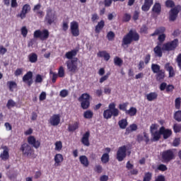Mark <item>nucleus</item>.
I'll return each instance as SVG.
<instances>
[{
  "label": "nucleus",
  "instance_id": "nucleus-52",
  "mask_svg": "<svg viewBox=\"0 0 181 181\" xmlns=\"http://www.w3.org/2000/svg\"><path fill=\"white\" fill-rule=\"evenodd\" d=\"M127 107H128V103H124L123 104L119 105V109L121 110V111H124L126 113L128 110H127Z\"/></svg>",
  "mask_w": 181,
  "mask_h": 181
},
{
  "label": "nucleus",
  "instance_id": "nucleus-60",
  "mask_svg": "<svg viewBox=\"0 0 181 181\" xmlns=\"http://www.w3.org/2000/svg\"><path fill=\"white\" fill-rule=\"evenodd\" d=\"M95 172L97 173H103V166L100 165H96L94 168Z\"/></svg>",
  "mask_w": 181,
  "mask_h": 181
},
{
  "label": "nucleus",
  "instance_id": "nucleus-50",
  "mask_svg": "<svg viewBox=\"0 0 181 181\" xmlns=\"http://www.w3.org/2000/svg\"><path fill=\"white\" fill-rule=\"evenodd\" d=\"M157 170H160V172H166L168 167L165 164H160L158 165Z\"/></svg>",
  "mask_w": 181,
  "mask_h": 181
},
{
  "label": "nucleus",
  "instance_id": "nucleus-20",
  "mask_svg": "<svg viewBox=\"0 0 181 181\" xmlns=\"http://www.w3.org/2000/svg\"><path fill=\"white\" fill-rule=\"evenodd\" d=\"M81 142L84 145V146H90V132H86L83 134Z\"/></svg>",
  "mask_w": 181,
  "mask_h": 181
},
{
  "label": "nucleus",
  "instance_id": "nucleus-24",
  "mask_svg": "<svg viewBox=\"0 0 181 181\" xmlns=\"http://www.w3.org/2000/svg\"><path fill=\"white\" fill-rule=\"evenodd\" d=\"M77 53H78V49H72L66 52L65 57L66 59H68V60H73V57H76L77 56Z\"/></svg>",
  "mask_w": 181,
  "mask_h": 181
},
{
  "label": "nucleus",
  "instance_id": "nucleus-14",
  "mask_svg": "<svg viewBox=\"0 0 181 181\" xmlns=\"http://www.w3.org/2000/svg\"><path fill=\"white\" fill-rule=\"evenodd\" d=\"M30 12V5L26 4H25L20 13L17 14V18H20L21 19H25L26 18V14Z\"/></svg>",
  "mask_w": 181,
  "mask_h": 181
},
{
  "label": "nucleus",
  "instance_id": "nucleus-27",
  "mask_svg": "<svg viewBox=\"0 0 181 181\" xmlns=\"http://www.w3.org/2000/svg\"><path fill=\"white\" fill-rule=\"evenodd\" d=\"M64 159V158H63V155H62L60 153H57L54 158V160L55 162L54 165L60 166V165H61L62 162H63Z\"/></svg>",
  "mask_w": 181,
  "mask_h": 181
},
{
  "label": "nucleus",
  "instance_id": "nucleus-18",
  "mask_svg": "<svg viewBox=\"0 0 181 181\" xmlns=\"http://www.w3.org/2000/svg\"><path fill=\"white\" fill-rule=\"evenodd\" d=\"M164 69L166 70V71H168V77H175L176 75V72H175V69H173V66L170 65V63L167 62L164 65Z\"/></svg>",
  "mask_w": 181,
  "mask_h": 181
},
{
  "label": "nucleus",
  "instance_id": "nucleus-15",
  "mask_svg": "<svg viewBox=\"0 0 181 181\" xmlns=\"http://www.w3.org/2000/svg\"><path fill=\"white\" fill-rule=\"evenodd\" d=\"M160 132L163 135V139H168L172 136V129H166L165 127H160Z\"/></svg>",
  "mask_w": 181,
  "mask_h": 181
},
{
  "label": "nucleus",
  "instance_id": "nucleus-32",
  "mask_svg": "<svg viewBox=\"0 0 181 181\" xmlns=\"http://www.w3.org/2000/svg\"><path fill=\"white\" fill-rule=\"evenodd\" d=\"M162 11V6L159 3H155L152 8V12L154 13H157V15H159Z\"/></svg>",
  "mask_w": 181,
  "mask_h": 181
},
{
  "label": "nucleus",
  "instance_id": "nucleus-29",
  "mask_svg": "<svg viewBox=\"0 0 181 181\" xmlns=\"http://www.w3.org/2000/svg\"><path fill=\"white\" fill-rule=\"evenodd\" d=\"M146 100L148 101H155V100H158V93L156 92H151L148 93L146 95Z\"/></svg>",
  "mask_w": 181,
  "mask_h": 181
},
{
  "label": "nucleus",
  "instance_id": "nucleus-41",
  "mask_svg": "<svg viewBox=\"0 0 181 181\" xmlns=\"http://www.w3.org/2000/svg\"><path fill=\"white\" fill-rule=\"evenodd\" d=\"M114 63L115 66H119V67H121L122 66V64L124 63V61L119 57H115L114 58Z\"/></svg>",
  "mask_w": 181,
  "mask_h": 181
},
{
  "label": "nucleus",
  "instance_id": "nucleus-30",
  "mask_svg": "<svg viewBox=\"0 0 181 181\" xmlns=\"http://www.w3.org/2000/svg\"><path fill=\"white\" fill-rule=\"evenodd\" d=\"M79 160L85 168H88V165H90V162H88V158L86 156H81L79 157Z\"/></svg>",
  "mask_w": 181,
  "mask_h": 181
},
{
  "label": "nucleus",
  "instance_id": "nucleus-54",
  "mask_svg": "<svg viewBox=\"0 0 181 181\" xmlns=\"http://www.w3.org/2000/svg\"><path fill=\"white\" fill-rule=\"evenodd\" d=\"M180 104H181L180 98H177L175 100V105L176 110H180Z\"/></svg>",
  "mask_w": 181,
  "mask_h": 181
},
{
  "label": "nucleus",
  "instance_id": "nucleus-33",
  "mask_svg": "<svg viewBox=\"0 0 181 181\" xmlns=\"http://www.w3.org/2000/svg\"><path fill=\"white\" fill-rule=\"evenodd\" d=\"M80 123L78 122H75L73 124H69L68 127L69 132H74V131L78 129Z\"/></svg>",
  "mask_w": 181,
  "mask_h": 181
},
{
  "label": "nucleus",
  "instance_id": "nucleus-11",
  "mask_svg": "<svg viewBox=\"0 0 181 181\" xmlns=\"http://www.w3.org/2000/svg\"><path fill=\"white\" fill-rule=\"evenodd\" d=\"M127 158V146L119 147L117 152V159L119 162H122Z\"/></svg>",
  "mask_w": 181,
  "mask_h": 181
},
{
  "label": "nucleus",
  "instance_id": "nucleus-36",
  "mask_svg": "<svg viewBox=\"0 0 181 181\" xmlns=\"http://www.w3.org/2000/svg\"><path fill=\"white\" fill-rule=\"evenodd\" d=\"M136 129H138V126L136 124H132L126 129V134H131V132H134V131H136Z\"/></svg>",
  "mask_w": 181,
  "mask_h": 181
},
{
  "label": "nucleus",
  "instance_id": "nucleus-7",
  "mask_svg": "<svg viewBox=\"0 0 181 181\" xmlns=\"http://www.w3.org/2000/svg\"><path fill=\"white\" fill-rule=\"evenodd\" d=\"M50 36V33L49 30L44 29L42 30H37L34 32L33 37L35 39H39L40 40H47Z\"/></svg>",
  "mask_w": 181,
  "mask_h": 181
},
{
  "label": "nucleus",
  "instance_id": "nucleus-37",
  "mask_svg": "<svg viewBox=\"0 0 181 181\" xmlns=\"http://www.w3.org/2000/svg\"><path fill=\"white\" fill-rule=\"evenodd\" d=\"M7 86H8L10 91H11V92L13 91V88H18V84L16 83V82L13 81H8Z\"/></svg>",
  "mask_w": 181,
  "mask_h": 181
},
{
  "label": "nucleus",
  "instance_id": "nucleus-23",
  "mask_svg": "<svg viewBox=\"0 0 181 181\" xmlns=\"http://www.w3.org/2000/svg\"><path fill=\"white\" fill-rule=\"evenodd\" d=\"M151 134L152 136L151 142H158V141L160 139V135H162V133H160V129H159V131L156 130Z\"/></svg>",
  "mask_w": 181,
  "mask_h": 181
},
{
  "label": "nucleus",
  "instance_id": "nucleus-13",
  "mask_svg": "<svg viewBox=\"0 0 181 181\" xmlns=\"http://www.w3.org/2000/svg\"><path fill=\"white\" fill-rule=\"evenodd\" d=\"M33 72L32 71H28L23 76V81L28 87H30L32 84H33Z\"/></svg>",
  "mask_w": 181,
  "mask_h": 181
},
{
  "label": "nucleus",
  "instance_id": "nucleus-12",
  "mask_svg": "<svg viewBox=\"0 0 181 181\" xmlns=\"http://www.w3.org/2000/svg\"><path fill=\"white\" fill-rule=\"evenodd\" d=\"M20 151L23 152V155L24 156H31L32 153H33V150L30 145L28 144V143H24L21 145Z\"/></svg>",
  "mask_w": 181,
  "mask_h": 181
},
{
  "label": "nucleus",
  "instance_id": "nucleus-47",
  "mask_svg": "<svg viewBox=\"0 0 181 181\" xmlns=\"http://www.w3.org/2000/svg\"><path fill=\"white\" fill-rule=\"evenodd\" d=\"M63 148V143L62 141H59L55 143V150L58 152H60L62 149Z\"/></svg>",
  "mask_w": 181,
  "mask_h": 181
},
{
  "label": "nucleus",
  "instance_id": "nucleus-39",
  "mask_svg": "<svg viewBox=\"0 0 181 181\" xmlns=\"http://www.w3.org/2000/svg\"><path fill=\"white\" fill-rule=\"evenodd\" d=\"M94 116V113L91 110H86L83 113V117L86 119H91Z\"/></svg>",
  "mask_w": 181,
  "mask_h": 181
},
{
  "label": "nucleus",
  "instance_id": "nucleus-43",
  "mask_svg": "<svg viewBox=\"0 0 181 181\" xmlns=\"http://www.w3.org/2000/svg\"><path fill=\"white\" fill-rule=\"evenodd\" d=\"M110 76H111V72H107L105 76H102L100 78L99 83H100V84H103L104 81H107V80H108Z\"/></svg>",
  "mask_w": 181,
  "mask_h": 181
},
{
  "label": "nucleus",
  "instance_id": "nucleus-44",
  "mask_svg": "<svg viewBox=\"0 0 181 181\" xmlns=\"http://www.w3.org/2000/svg\"><path fill=\"white\" fill-rule=\"evenodd\" d=\"M174 119L177 122H181V110H177L174 114Z\"/></svg>",
  "mask_w": 181,
  "mask_h": 181
},
{
  "label": "nucleus",
  "instance_id": "nucleus-28",
  "mask_svg": "<svg viewBox=\"0 0 181 181\" xmlns=\"http://www.w3.org/2000/svg\"><path fill=\"white\" fill-rule=\"evenodd\" d=\"M166 32V28L161 26L156 29L153 33L151 34V36H158V35H163Z\"/></svg>",
  "mask_w": 181,
  "mask_h": 181
},
{
  "label": "nucleus",
  "instance_id": "nucleus-48",
  "mask_svg": "<svg viewBox=\"0 0 181 181\" xmlns=\"http://www.w3.org/2000/svg\"><path fill=\"white\" fill-rule=\"evenodd\" d=\"M49 74H51L52 76V83L54 84L56 83V81L57 80V77H59V75L56 72H53V71H49Z\"/></svg>",
  "mask_w": 181,
  "mask_h": 181
},
{
  "label": "nucleus",
  "instance_id": "nucleus-51",
  "mask_svg": "<svg viewBox=\"0 0 181 181\" xmlns=\"http://www.w3.org/2000/svg\"><path fill=\"white\" fill-rule=\"evenodd\" d=\"M57 75H58V77H60V78L64 77V67L62 66H59Z\"/></svg>",
  "mask_w": 181,
  "mask_h": 181
},
{
  "label": "nucleus",
  "instance_id": "nucleus-2",
  "mask_svg": "<svg viewBox=\"0 0 181 181\" xmlns=\"http://www.w3.org/2000/svg\"><path fill=\"white\" fill-rule=\"evenodd\" d=\"M139 40V34L136 30H130L122 38V47H128L133 42H138Z\"/></svg>",
  "mask_w": 181,
  "mask_h": 181
},
{
  "label": "nucleus",
  "instance_id": "nucleus-8",
  "mask_svg": "<svg viewBox=\"0 0 181 181\" xmlns=\"http://www.w3.org/2000/svg\"><path fill=\"white\" fill-rule=\"evenodd\" d=\"M78 61V58L75 57L74 59L68 60L66 62L67 69L70 73H76L77 70H78V65L77 62Z\"/></svg>",
  "mask_w": 181,
  "mask_h": 181
},
{
  "label": "nucleus",
  "instance_id": "nucleus-26",
  "mask_svg": "<svg viewBox=\"0 0 181 181\" xmlns=\"http://www.w3.org/2000/svg\"><path fill=\"white\" fill-rule=\"evenodd\" d=\"M165 77H166V74H165V70L163 69H161V71L157 72V74H156V81H159L160 83L165 80Z\"/></svg>",
  "mask_w": 181,
  "mask_h": 181
},
{
  "label": "nucleus",
  "instance_id": "nucleus-16",
  "mask_svg": "<svg viewBox=\"0 0 181 181\" xmlns=\"http://www.w3.org/2000/svg\"><path fill=\"white\" fill-rule=\"evenodd\" d=\"M28 143L29 145H32L35 149H38L40 146V141L39 140H36L33 136H30L28 137Z\"/></svg>",
  "mask_w": 181,
  "mask_h": 181
},
{
  "label": "nucleus",
  "instance_id": "nucleus-34",
  "mask_svg": "<svg viewBox=\"0 0 181 181\" xmlns=\"http://www.w3.org/2000/svg\"><path fill=\"white\" fill-rule=\"evenodd\" d=\"M136 112H138L136 107H132L129 108V110H126V115H129V117H135V115H136Z\"/></svg>",
  "mask_w": 181,
  "mask_h": 181
},
{
  "label": "nucleus",
  "instance_id": "nucleus-64",
  "mask_svg": "<svg viewBox=\"0 0 181 181\" xmlns=\"http://www.w3.org/2000/svg\"><path fill=\"white\" fill-rule=\"evenodd\" d=\"M180 145V138H175L173 141V146H179Z\"/></svg>",
  "mask_w": 181,
  "mask_h": 181
},
{
  "label": "nucleus",
  "instance_id": "nucleus-59",
  "mask_svg": "<svg viewBox=\"0 0 181 181\" xmlns=\"http://www.w3.org/2000/svg\"><path fill=\"white\" fill-rule=\"evenodd\" d=\"M21 35L24 37H26L28 36V28H26V26H23L21 28Z\"/></svg>",
  "mask_w": 181,
  "mask_h": 181
},
{
  "label": "nucleus",
  "instance_id": "nucleus-9",
  "mask_svg": "<svg viewBox=\"0 0 181 181\" xmlns=\"http://www.w3.org/2000/svg\"><path fill=\"white\" fill-rule=\"evenodd\" d=\"M161 158L165 163H169L170 160L175 159V151L173 149H168L163 151Z\"/></svg>",
  "mask_w": 181,
  "mask_h": 181
},
{
  "label": "nucleus",
  "instance_id": "nucleus-6",
  "mask_svg": "<svg viewBox=\"0 0 181 181\" xmlns=\"http://www.w3.org/2000/svg\"><path fill=\"white\" fill-rule=\"evenodd\" d=\"M177 46H179V40L175 38L172 41L163 44V52H175Z\"/></svg>",
  "mask_w": 181,
  "mask_h": 181
},
{
  "label": "nucleus",
  "instance_id": "nucleus-1",
  "mask_svg": "<svg viewBox=\"0 0 181 181\" xmlns=\"http://www.w3.org/2000/svg\"><path fill=\"white\" fill-rule=\"evenodd\" d=\"M166 8H173L170 9L169 12V21L175 22L177 18V15H179V12L181 11V6L177 5L175 6V1L173 0H167L165 1Z\"/></svg>",
  "mask_w": 181,
  "mask_h": 181
},
{
  "label": "nucleus",
  "instance_id": "nucleus-49",
  "mask_svg": "<svg viewBox=\"0 0 181 181\" xmlns=\"http://www.w3.org/2000/svg\"><path fill=\"white\" fill-rule=\"evenodd\" d=\"M35 84L43 83V76L40 74H37L35 79Z\"/></svg>",
  "mask_w": 181,
  "mask_h": 181
},
{
  "label": "nucleus",
  "instance_id": "nucleus-46",
  "mask_svg": "<svg viewBox=\"0 0 181 181\" xmlns=\"http://www.w3.org/2000/svg\"><path fill=\"white\" fill-rule=\"evenodd\" d=\"M16 105V103L12 99L8 100L6 104V107L8 110H11V108L15 107Z\"/></svg>",
  "mask_w": 181,
  "mask_h": 181
},
{
  "label": "nucleus",
  "instance_id": "nucleus-56",
  "mask_svg": "<svg viewBox=\"0 0 181 181\" xmlns=\"http://www.w3.org/2000/svg\"><path fill=\"white\" fill-rule=\"evenodd\" d=\"M107 37L108 40H113L114 37H115V33H114L112 31H110L107 34Z\"/></svg>",
  "mask_w": 181,
  "mask_h": 181
},
{
  "label": "nucleus",
  "instance_id": "nucleus-5",
  "mask_svg": "<svg viewBox=\"0 0 181 181\" xmlns=\"http://www.w3.org/2000/svg\"><path fill=\"white\" fill-rule=\"evenodd\" d=\"M91 100V95L86 93H83L78 98V101L81 103V107L82 110H88L90 108V100Z\"/></svg>",
  "mask_w": 181,
  "mask_h": 181
},
{
  "label": "nucleus",
  "instance_id": "nucleus-21",
  "mask_svg": "<svg viewBox=\"0 0 181 181\" xmlns=\"http://www.w3.org/2000/svg\"><path fill=\"white\" fill-rule=\"evenodd\" d=\"M153 5V0H144V3L141 6L143 12H148L151 7Z\"/></svg>",
  "mask_w": 181,
  "mask_h": 181
},
{
  "label": "nucleus",
  "instance_id": "nucleus-42",
  "mask_svg": "<svg viewBox=\"0 0 181 181\" xmlns=\"http://www.w3.org/2000/svg\"><path fill=\"white\" fill-rule=\"evenodd\" d=\"M158 42H157V45H162V43L166 40V35L165 34H160L158 37Z\"/></svg>",
  "mask_w": 181,
  "mask_h": 181
},
{
  "label": "nucleus",
  "instance_id": "nucleus-35",
  "mask_svg": "<svg viewBox=\"0 0 181 181\" xmlns=\"http://www.w3.org/2000/svg\"><path fill=\"white\" fill-rule=\"evenodd\" d=\"M118 125L121 129H125L128 127V121L127 119H122L118 122Z\"/></svg>",
  "mask_w": 181,
  "mask_h": 181
},
{
  "label": "nucleus",
  "instance_id": "nucleus-31",
  "mask_svg": "<svg viewBox=\"0 0 181 181\" xmlns=\"http://www.w3.org/2000/svg\"><path fill=\"white\" fill-rule=\"evenodd\" d=\"M28 62H30V63H37V54H36L35 52H32L28 56Z\"/></svg>",
  "mask_w": 181,
  "mask_h": 181
},
{
  "label": "nucleus",
  "instance_id": "nucleus-55",
  "mask_svg": "<svg viewBox=\"0 0 181 181\" xmlns=\"http://www.w3.org/2000/svg\"><path fill=\"white\" fill-rule=\"evenodd\" d=\"M173 129L175 134L181 132V125L177 124H174Z\"/></svg>",
  "mask_w": 181,
  "mask_h": 181
},
{
  "label": "nucleus",
  "instance_id": "nucleus-10",
  "mask_svg": "<svg viewBox=\"0 0 181 181\" xmlns=\"http://www.w3.org/2000/svg\"><path fill=\"white\" fill-rule=\"evenodd\" d=\"M70 30L72 36L77 37L80 36V29L78 26V23L77 21H72L70 23Z\"/></svg>",
  "mask_w": 181,
  "mask_h": 181
},
{
  "label": "nucleus",
  "instance_id": "nucleus-22",
  "mask_svg": "<svg viewBox=\"0 0 181 181\" xmlns=\"http://www.w3.org/2000/svg\"><path fill=\"white\" fill-rule=\"evenodd\" d=\"M160 45H157L153 48L155 57H162L163 56V47H160Z\"/></svg>",
  "mask_w": 181,
  "mask_h": 181
},
{
  "label": "nucleus",
  "instance_id": "nucleus-25",
  "mask_svg": "<svg viewBox=\"0 0 181 181\" xmlns=\"http://www.w3.org/2000/svg\"><path fill=\"white\" fill-rule=\"evenodd\" d=\"M104 26H105V21L104 20L99 21L95 27V33H100L103 29H104Z\"/></svg>",
  "mask_w": 181,
  "mask_h": 181
},
{
  "label": "nucleus",
  "instance_id": "nucleus-45",
  "mask_svg": "<svg viewBox=\"0 0 181 181\" xmlns=\"http://www.w3.org/2000/svg\"><path fill=\"white\" fill-rule=\"evenodd\" d=\"M152 180V173L147 172L145 173L143 181H151Z\"/></svg>",
  "mask_w": 181,
  "mask_h": 181
},
{
  "label": "nucleus",
  "instance_id": "nucleus-4",
  "mask_svg": "<svg viewBox=\"0 0 181 181\" xmlns=\"http://www.w3.org/2000/svg\"><path fill=\"white\" fill-rule=\"evenodd\" d=\"M46 16L45 17V22L47 25H52L57 21V15L56 11H53L52 8H47L46 11Z\"/></svg>",
  "mask_w": 181,
  "mask_h": 181
},
{
  "label": "nucleus",
  "instance_id": "nucleus-61",
  "mask_svg": "<svg viewBox=\"0 0 181 181\" xmlns=\"http://www.w3.org/2000/svg\"><path fill=\"white\" fill-rule=\"evenodd\" d=\"M168 87V83H166L165 82H162L160 84L159 88L160 91H165V90H166Z\"/></svg>",
  "mask_w": 181,
  "mask_h": 181
},
{
  "label": "nucleus",
  "instance_id": "nucleus-63",
  "mask_svg": "<svg viewBox=\"0 0 181 181\" xmlns=\"http://www.w3.org/2000/svg\"><path fill=\"white\" fill-rule=\"evenodd\" d=\"M131 21V15L124 13L123 16V22H129Z\"/></svg>",
  "mask_w": 181,
  "mask_h": 181
},
{
  "label": "nucleus",
  "instance_id": "nucleus-40",
  "mask_svg": "<svg viewBox=\"0 0 181 181\" xmlns=\"http://www.w3.org/2000/svg\"><path fill=\"white\" fill-rule=\"evenodd\" d=\"M101 162L102 163H108L110 162V155L107 153H103L101 157Z\"/></svg>",
  "mask_w": 181,
  "mask_h": 181
},
{
  "label": "nucleus",
  "instance_id": "nucleus-62",
  "mask_svg": "<svg viewBox=\"0 0 181 181\" xmlns=\"http://www.w3.org/2000/svg\"><path fill=\"white\" fill-rule=\"evenodd\" d=\"M132 19L134 21H138V19H139V11H135L134 12L133 16H132Z\"/></svg>",
  "mask_w": 181,
  "mask_h": 181
},
{
  "label": "nucleus",
  "instance_id": "nucleus-19",
  "mask_svg": "<svg viewBox=\"0 0 181 181\" xmlns=\"http://www.w3.org/2000/svg\"><path fill=\"white\" fill-rule=\"evenodd\" d=\"M49 124L52 127H57L60 124V115H53L49 119Z\"/></svg>",
  "mask_w": 181,
  "mask_h": 181
},
{
  "label": "nucleus",
  "instance_id": "nucleus-53",
  "mask_svg": "<svg viewBox=\"0 0 181 181\" xmlns=\"http://www.w3.org/2000/svg\"><path fill=\"white\" fill-rule=\"evenodd\" d=\"M59 95L60 97H62V98H66V97L69 95V90H67L66 89L62 90L59 93Z\"/></svg>",
  "mask_w": 181,
  "mask_h": 181
},
{
  "label": "nucleus",
  "instance_id": "nucleus-17",
  "mask_svg": "<svg viewBox=\"0 0 181 181\" xmlns=\"http://www.w3.org/2000/svg\"><path fill=\"white\" fill-rule=\"evenodd\" d=\"M1 149H3V152L0 154L1 159L2 160H8V159H9V148L4 146H1Z\"/></svg>",
  "mask_w": 181,
  "mask_h": 181
},
{
  "label": "nucleus",
  "instance_id": "nucleus-57",
  "mask_svg": "<svg viewBox=\"0 0 181 181\" xmlns=\"http://www.w3.org/2000/svg\"><path fill=\"white\" fill-rule=\"evenodd\" d=\"M173 90H175V86L172 84L167 85V88L165 89L166 93H173Z\"/></svg>",
  "mask_w": 181,
  "mask_h": 181
},
{
  "label": "nucleus",
  "instance_id": "nucleus-58",
  "mask_svg": "<svg viewBox=\"0 0 181 181\" xmlns=\"http://www.w3.org/2000/svg\"><path fill=\"white\" fill-rule=\"evenodd\" d=\"M144 141L146 142V145H148V144H151V139H149V136L146 132H144Z\"/></svg>",
  "mask_w": 181,
  "mask_h": 181
},
{
  "label": "nucleus",
  "instance_id": "nucleus-3",
  "mask_svg": "<svg viewBox=\"0 0 181 181\" xmlns=\"http://www.w3.org/2000/svg\"><path fill=\"white\" fill-rule=\"evenodd\" d=\"M116 107L115 103H111L108 105V109L103 111V118L105 119H110L112 117L115 118L118 117L119 115V110Z\"/></svg>",
  "mask_w": 181,
  "mask_h": 181
},
{
  "label": "nucleus",
  "instance_id": "nucleus-38",
  "mask_svg": "<svg viewBox=\"0 0 181 181\" xmlns=\"http://www.w3.org/2000/svg\"><path fill=\"white\" fill-rule=\"evenodd\" d=\"M151 70L154 74H156L157 73L162 71V69H160V66L157 64H151Z\"/></svg>",
  "mask_w": 181,
  "mask_h": 181
}]
</instances>
